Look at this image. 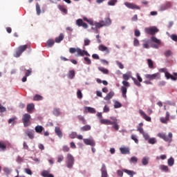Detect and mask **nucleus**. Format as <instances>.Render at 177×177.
<instances>
[{"label":"nucleus","instance_id":"nucleus-15","mask_svg":"<svg viewBox=\"0 0 177 177\" xmlns=\"http://www.w3.org/2000/svg\"><path fill=\"white\" fill-rule=\"evenodd\" d=\"M171 6H172V3L169 1H167L165 4H162L160 6V10H161V11L167 10V9H169V8H171Z\"/></svg>","mask_w":177,"mask_h":177},{"label":"nucleus","instance_id":"nucleus-16","mask_svg":"<svg viewBox=\"0 0 177 177\" xmlns=\"http://www.w3.org/2000/svg\"><path fill=\"white\" fill-rule=\"evenodd\" d=\"M76 24L79 27H82L84 28H88V24H86V23L84 22V21H82V19H79L76 21Z\"/></svg>","mask_w":177,"mask_h":177},{"label":"nucleus","instance_id":"nucleus-13","mask_svg":"<svg viewBox=\"0 0 177 177\" xmlns=\"http://www.w3.org/2000/svg\"><path fill=\"white\" fill-rule=\"evenodd\" d=\"M77 56H91V55L89 53H88V51L85 50H82L80 48H77Z\"/></svg>","mask_w":177,"mask_h":177},{"label":"nucleus","instance_id":"nucleus-49","mask_svg":"<svg viewBox=\"0 0 177 177\" xmlns=\"http://www.w3.org/2000/svg\"><path fill=\"white\" fill-rule=\"evenodd\" d=\"M120 107H122V105L120 102L115 101L114 104V109H120Z\"/></svg>","mask_w":177,"mask_h":177},{"label":"nucleus","instance_id":"nucleus-55","mask_svg":"<svg viewBox=\"0 0 177 177\" xmlns=\"http://www.w3.org/2000/svg\"><path fill=\"white\" fill-rule=\"evenodd\" d=\"M116 64L121 70L124 69V64H122V63L120 62L119 61H116Z\"/></svg>","mask_w":177,"mask_h":177},{"label":"nucleus","instance_id":"nucleus-41","mask_svg":"<svg viewBox=\"0 0 177 177\" xmlns=\"http://www.w3.org/2000/svg\"><path fill=\"white\" fill-rule=\"evenodd\" d=\"M42 99H44V97L38 94H36L34 97H33V100L35 102H37L38 100H42Z\"/></svg>","mask_w":177,"mask_h":177},{"label":"nucleus","instance_id":"nucleus-28","mask_svg":"<svg viewBox=\"0 0 177 177\" xmlns=\"http://www.w3.org/2000/svg\"><path fill=\"white\" fill-rule=\"evenodd\" d=\"M120 152L122 153V154H129V148L128 147H121L120 149Z\"/></svg>","mask_w":177,"mask_h":177},{"label":"nucleus","instance_id":"nucleus-51","mask_svg":"<svg viewBox=\"0 0 177 177\" xmlns=\"http://www.w3.org/2000/svg\"><path fill=\"white\" fill-rule=\"evenodd\" d=\"M130 162H133V164H136L138 162V158L136 156H132L130 159Z\"/></svg>","mask_w":177,"mask_h":177},{"label":"nucleus","instance_id":"nucleus-1","mask_svg":"<svg viewBox=\"0 0 177 177\" xmlns=\"http://www.w3.org/2000/svg\"><path fill=\"white\" fill-rule=\"evenodd\" d=\"M110 120L108 119H101L100 120V124L102 125H113L112 128L115 131H118L120 129V126H118V120L115 117H111Z\"/></svg>","mask_w":177,"mask_h":177},{"label":"nucleus","instance_id":"nucleus-31","mask_svg":"<svg viewBox=\"0 0 177 177\" xmlns=\"http://www.w3.org/2000/svg\"><path fill=\"white\" fill-rule=\"evenodd\" d=\"M46 46H48V48H52L53 45H55V40L50 39L46 42Z\"/></svg>","mask_w":177,"mask_h":177},{"label":"nucleus","instance_id":"nucleus-36","mask_svg":"<svg viewBox=\"0 0 177 177\" xmlns=\"http://www.w3.org/2000/svg\"><path fill=\"white\" fill-rule=\"evenodd\" d=\"M167 164H168L169 167H172V165H174V164H175V159H174V158L171 157L170 158L168 159Z\"/></svg>","mask_w":177,"mask_h":177},{"label":"nucleus","instance_id":"nucleus-52","mask_svg":"<svg viewBox=\"0 0 177 177\" xmlns=\"http://www.w3.org/2000/svg\"><path fill=\"white\" fill-rule=\"evenodd\" d=\"M172 55V51L171 50H167L165 52V56L166 57H169Z\"/></svg>","mask_w":177,"mask_h":177},{"label":"nucleus","instance_id":"nucleus-53","mask_svg":"<svg viewBox=\"0 0 177 177\" xmlns=\"http://www.w3.org/2000/svg\"><path fill=\"white\" fill-rule=\"evenodd\" d=\"M115 3H117V0H110L108 2V5L109 6H114V5H115Z\"/></svg>","mask_w":177,"mask_h":177},{"label":"nucleus","instance_id":"nucleus-6","mask_svg":"<svg viewBox=\"0 0 177 177\" xmlns=\"http://www.w3.org/2000/svg\"><path fill=\"white\" fill-rule=\"evenodd\" d=\"M158 136L160 138V139H163L165 142H169V143L172 142V133H169L168 136L165 135V133H158Z\"/></svg>","mask_w":177,"mask_h":177},{"label":"nucleus","instance_id":"nucleus-37","mask_svg":"<svg viewBox=\"0 0 177 177\" xmlns=\"http://www.w3.org/2000/svg\"><path fill=\"white\" fill-rule=\"evenodd\" d=\"M50 174V171L49 170H43L41 172V176L43 177H48Z\"/></svg>","mask_w":177,"mask_h":177},{"label":"nucleus","instance_id":"nucleus-60","mask_svg":"<svg viewBox=\"0 0 177 177\" xmlns=\"http://www.w3.org/2000/svg\"><path fill=\"white\" fill-rule=\"evenodd\" d=\"M133 45H134V46H139L140 43H139V40L138 39L134 38Z\"/></svg>","mask_w":177,"mask_h":177},{"label":"nucleus","instance_id":"nucleus-58","mask_svg":"<svg viewBox=\"0 0 177 177\" xmlns=\"http://www.w3.org/2000/svg\"><path fill=\"white\" fill-rule=\"evenodd\" d=\"M64 160V156L63 155H60L57 158V162H62Z\"/></svg>","mask_w":177,"mask_h":177},{"label":"nucleus","instance_id":"nucleus-40","mask_svg":"<svg viewBox=\"0 0 177 177\" xmlns=\"http://www.w3.org/2000/svg\"><path fill=\"white\" fill-rule=\"evenodd\" d=\"M0 149L3 150V151H5V150H6V144H5V142L3 141L0 142Z\"/></svg>","mask_w":177,"mask_h":177},{"label":"nucleus","instance_id":"nucleus-32","mask_svg":"<svg viewBox=\"0 0 177 177\" xmlns=\"http://www.w3.org/2000/svg\"><path fill=\"white\" fill-rule=\"evenodd\" d=\"M16 120H17V117L14 116L8 120V124H12V125H15V124H17Z\"/></svg>","mask_w":177,"mask_h":177},{"label":"nucleus","instance_id":"nucleus-47","mask_svg":"<svg viewBox=\"0 0 177 177\" xmlns=\"http://www.w3.org/2000/svg\"><path fill=\"white\" fill-rule=\"evenodd\" d=\"M131 80H133L135 85H136L137 86H142V84H140V82H138L136 78H135L133 77H131Z\"/></svg>","mask_w":177,"mask_h":177},{"label":"nucleus","instance_id":"nucleus-43","mask_svg":"<svg viewBox=\"0 0 177 177\" xmlns=\"http://www.w3.org/2000/svg\"><path fill=\"white\" fill-rule=\"evenodd\" d=\"M98 70L103 73V74H109V70L103 67H98Z\"/></svg>","mask_w":177,"mask_h":177},{"label":"nucleus","instance_id":"nucleus-7","mask_svg":"<svg viewBox=\"0 0 177 177\" xmlns=\"http://www.w3.org/2000/svg\"><path fill=\"white\" fill-rule=\"evenodd\" d=\"M73 165H74V156L71 153H68L66 156V167L73 168Z\"/></svg>","mask_w":177,"mask_h":177},{"label":"nucleus","instance_id":"nucleus-18","mask_svg":"<svg viewBox=\"0 0 177 177\" xmlns=\"http://www.w3.org/2000/svg\"><path fill=\"white\" fill-rule=\"evenodd\" d=\"M102 177H108L109 174H107V168L106 167V165L102 164L101 168Z\"/></svg>","mask_w":177,"mask_h":177},{"label":"nucleus","instance_id":"nucleus-4","mask_svg":"<svg viewBox=\"0 0 177 177\" xmlns=\"http://www.w3.org/2000/svg\"><path fill=\"white\" fill-rule=\"evenodd\" d=\"M27 48H28V45H24V46H19L16 50L15 53H14V57H20L21 56V54L23 52H25V50H27Z\"/></svg>","mask_w":177,"mask_h":177},{"label":"nucleus","instance_id":"nucleus-9","mask_svg":"<svg viewBox=\"0 0 177 177\" xmlns=\"http://www.w3.org/2000/svg\"><path fill=\"white\" fill-rule=\"evenodd\" d=\"M145 78L149 80V81H153V80H160L161 76L160 75V73H157L152 75L147 74L145 75Z\"/></svg>","mask_w":177,"mask_h":177},{"label":"nucleus","instance_id":"nucleus-62","mask_svg":"<svg viewBox=\"0 0 177 177\" xmlns=\"http://www.w3.org/2000/svg\"><path fill=\"white\" fill-rule=\"evenodd\" d=\"M137 131L140 132V133H141L142 135L145 133V130H143V128L142 127H138Z\"/></svg>","mask_w":177,"mask_h":177},{"label":"nucleus","instance_id":"nucleus-38","mask_svg":"<svg viewBox=\"0 0 177 177\" xmlns=\"http://www.w3.org/2000/svg\"><path fill=\"white\" fill-rule=\"evenodd\" d=\"M124 172L127 174V175H129L130 176H133L134 175H136V173L133 171L128 170V169H124Z\"/></svg>","mask_w":177,"mask_h":177},{"label":"nucleus","instance_id":"nucleus-26","mask_svg":"<svg viewBox=\"0 0 177 177\" xmlns=\"http://www.w3.org/2000/svg\"><path fill=\"white\" fill-rule=\"evenodd\" d=\"M44 127L40 126V125H37L35 127V132H37V133H42V131H44Z\"/></svg>","mask_w":177,"mask_h":177},{"label":"nucleus","instance_id":"nucleus-20","mask_svg":"<svg viewBox=\"0 0 177 177\" xmlns=\"http://www.w3.org/2000/svg\"><path fill=\"white\" fill-rule=\"evenodd\" d=\"M114 95H115V93H114V91H110L104 97V100H106L109 101L111 99H113V97L114 96Z\"/></svg>","mask_w":177,"mask_h":177},{"label":"nucleus","instance_id":"nucleus-63","mask_svg":"<svg viewBox=\"0 0 177 177\" xmlns=\"http://www.w3.org/2000/svg\"><path fill=\"white\" fill-rule=\"evenodd\" d=\"M160 122L162 124H167L168 122V119L166 118H160Z\"/></svg>","mask_w":177,"mask_h":177},{"label":"nucleus","instance_id":"nucleus-34","mask_svg":"<svg viewBox=\"0 0 177 177\" xmlns=\"http://www.w3.org/2000/svg\"><path fill=\"white\" fill-rule=\"evenodd\" d=\"M91 125L87 124V125H85V126L81 127L80 129H81V131H82L83 132H85V131H91Z\"/></svg>","mask_w":177,"mask_h":177},{"label":"nucleus","instance_id":"nucleus-56","mask_svg":"<svg viewBox=\"0 0 177 177\" xmlns=\"http://www.w3.org/2000/svg\"><path fill=\"white\" fill-rule=\"evenodd\" d=\"M84 59L86 61V64H87L88 65L92 64V61H91V59H89V57H85Z\"/></svg>","mask_w":177,"mask_h":177},{"label":"nucleus","instance_id":"nucleus-29","mask_svg":"<svg viewBox=\"0 0 177 177\" xmlns=\"http://www.w3.org/2000/svg\"><path fill=\"white\" fill-rule=\"evenodd\" d=\"M151 39L152 42H154L156 45H161V40L157 39V37L153 36Z\"/></svg>","mask_w":177,"mask_h":177},{"label":"nucleus","instance_id":"nucleus-54","mask_svg":"<svg viewBox=\"0 0 177 177\" xmlns=\"http://www.w3.org/2000/svg\"><path fill=\"white\" fill-rule=\"evenodd\" d=\"M77 132H72L70 135H69V138H71V139H75V138H77Z\"/></svg>","mask_w":177,"mask_h":177},{"label":"nucleus","instance_id":"nucleus-10","mask_svg":"<svg viewBox=\"0 0 177 177\" xmlns=\"http://www.w3.org/2000/svg\"><path fill=\"white\" fill-rule=\"evenodd\" d=\"M139 114L141 115V117L145 120V121H147L148 122H150L151 121V118L150 116H148L147 114H146V113H145V111H143V110L140 109L138 111Z\"/></svg>","mask_w":177,"mask_h":177},{"label":"nucleus","instance_id":"nucleus-12","mask_svg":"<svg viewBox=\"0 0 177 177\" xmlns=\"http://www.w3.org/2000/svg\"><path fill=\"white\" fill-rule=\"evenodd\" d=\"M98 50H100L101 52H104L106 55H109V53H110V50L109 49V47L103 44H100L98 46Z\"/></svg>","mask_w":177,"mask_h":177},{"label":"nucleus","instance_id":"nucleus-11","mask_svg":"<svg viewBox=\"0 0 177 177\" xmlns=\"http://www.w3.org/2000/svg\"><path fill=\"white\" fill-rule=\"evenodd\" d=\"M124 5L129 9H136L137 10H140V7L133 3L125 2Z\"/></svg>","mask_w":177,"mask_h":177},{"label":"nucleus","instance_id":"nucleus-24","mask_svg":"<svg viewBox=\"0 0 177 177\" xmlns=\"http://www.w3.org/2000/svg\"><path fill=\"white\" fill-rule=\"evenodd\" d=\"M57 8L64 15H67V8L64 5H58Z\"/></svg>","mask_w":177,"mask_h":177},{"label":"nucleus","instance_id":"nucleus-27","mask_svg":"<svg viewBox=\"0 0 177 177\" xmlns=\"http://www.w3.org/2000/svg\"><path fill=\"white\" fill-rule=\"evenodd\" d=\"M63 39H64V35H63V33H61L59 34V36L58 37L55 38V42L57 44H60V42H62Z\"/></svg>","mask_w":177,"mask_h":177},{"label":"nucleus","instance_id":"nucleus-2","mask_svg":"<svg viewBox=\"0 0 177 177\" xmlns=\"http://www.w3.org/2000/svg\"><path fill=\"white\" fill-rule=\"evenodd\" d=\"M95 28H102V27H109L111 26V19L110 17L105 18L104 20H101L99 22H95Z\"/></svg>","mask_w":177,"mask_h":177},{"label":"nucleus","instance_id":"nucleus-42","mask_svg":"<svg viewBox=\"0 0 177 177\" xmlns=\"http://www.w3.org/2000/svg\"><path fill=\"white\" fill-rule=\"evenodd\" d=\"M77 118H78L79 121H81V122H82L84 125H85V124H86V120H85V118H84L83 116H82V115H78V116H77Z\"/></svg>","mask_w":177,"mask_h":177},{"label":"nucleus","instance_id":"nucleus-33","mask_svg":"<svg viewBox=\"0 0 177 177\" xmlns=\"http://www.w3.org/2000/svg\"><path fill=\"white\" fill-rule=\"evenodd\" d=\"M160 169H161L162 171V172H168V171H169V169L168 168V166L167 165H161L159 167Z\"/></svg>","mask_w":177,"mask_h":177},{"label":"nucleus","instance_id":"nucleus-30","mask_svg":"<svg viewBox=\"0 0 177 177\" xmlns=\"http://www.w3.org/2000/svg\"><path fill=\"white\" fill-rule=\"evenodd\" d=\"M149 161H150V158L149 157H144L142 159V165H148Z\"/></svg>","mask_w":177,"mask_h":177},{"label":"nucleus","instance_id":"nucleus-50","mask_svg":"<svg viewBox=\"0 0 177 177\" xmlns=\"http://www.w3.org/2000/svg\"><path fill=\"white\" fill-rule=\"evenodd\" d=\"M142 42H144L142 44V46L145 49H149V48H150V46H149V43L147 42L146 41L143 40Z\"/></svg>","mask_w":177,"mask_h":177},{"label":"nucleus","instance_id":"nucleus-59","mask_svg":"<svg viewBox=\"0 0 177 177\" xmlns=\"http://www.w3.org/2000/svg\"><path fill=\"white\" fill-rule=\"evenodd\" d=\"M77 96L78 99H82V92H81V90L77 91Z\"/></svg>","mask_w":177,"mask_h":177},{"label":"nucleus","instance_id":"nucleus-57","mask_svg":"<svg viewBox=\"0 0 177 177\" xmlns=\"http://www.w3.org/2000/svg\"><path fill=\"white\" fill-rule=\"evenodd\" d=\"M62 150H63V151H64V153H67V152L70 151V147L65 145L62 147Z\"/></svg>","mask_w":177,"mask_h":177},{"label":"nucleus","instance_id":"nucleus-19","mask_svg":"<svg viewBox=\"0 0 177 177\" xmlns=\"http://www.w3.org/2000/svg\"><path fill=\"white\" fill-rule=\"evenodd\" d=\"M55 134L57 135V136H58V138H59V139H62L63 138V132L60 129V127H56L55 128Z\"/></svg>","mask_w":177,"mask_h":177},{"label":"nucleus","instance_id":"nucleus-46","mask_svg":"<svg viewBox=\"0 0 177 177\" xmlns=\"http://www.w3.org/2000/svg\"><path fill=\"white\" fill-rule=\"evenodd\" d=\"M148 143L150 145H156V143H157V140L154 138H149V140H148Z\"/></svg>","mask_w":177,"mask_h":177},{"label":"nucleus","instance_id":"nucleus-21","mask_svg":"<svg viewBox=\"0 0 177 177\" xmlns=\"http://www.w3.org/2000/svg\"><path fill=\"white\" fill-rule=\"evenodd\" d=\"M165 77L167 78V80H171L172 81H176L177 77L174 75H171V73H169V72H166L165 73Z\"/></svg>","mask_w":177,"mask_h":177},{"label":"nucleus","instance_id":"nucleus-17","mask_svg":"<svg viewBox=\"0 0 177 177\" xmlns=\"http://www.w3.org/2000/svg\"><path fill=\"white\" fill-rule=\"evenodd\" d=\"M25 133L28 136L29 139L32 140L35 138L34 133H35V131L34 130L27 129L25 131Z\"/></svg>","mask_w":177,"mask_h":177},{"label":"nucleus","instance_id":"nucleus-35","mask_svg":"<svg viewBox=\"0 0 177 177\" xmlns=\"http://www.w3.org/2000/svg\"><path fill=\"white\" fill-rule=\"evenodd\" d=\"M131 139L132 140H133L135 142V143H136V145L139 144V140L138 139V136L135 135V134H132L131 136Z\"/></svg>","mask_w":177,"mask_h":177},{"label":"nucleus","instance_id":"nucleus-44","mask_svg":"<svg viewBox=\"0 0 177 177\" xmlns=\"http://www.w3.org/2000/svg\"><path fill=\"white\" fill-rule=\"evenodd\" d=\"M36 12L38 16L41 15V7L39 6V4L38 3H36Z\"/></svg>","mask_w":177,"mask_h":177},{"label":"nucleus","instance_id":"nucleus-8","mask_svg":"<svg viewBox=\"0 0 177 177\" xmlns=\"http://www.w3.org/2000/svg\"><path fill=\"white\" fill-rule=\"evenodd\" d=\"M145 31L146 34L154 35L156 33L158 32V28H157V27L145 28Z\"/></svg>","mask_w":177,"mask_h":177},{"label":"nucleus","instance_id":"nucleus-25","mask_svg":"<svg viewBox=\"0 0 177 177\" xmlns=\"http://www.w3.org/2000/svg\"><path fill=\"white\" fill-rule=\"evenodd\" d=\"M26 109H27L28 113H32V111H34V109H35V106L32 103L28 104L27 105V108Z\"/></svg>","mask_w":177,"mask_h":177},{"label":"nucleus","instance_id":"nucleus-23","mask_svg":"<svg viewBox=\"0 0 177 177\" xmlns=\"http://www.w3.org/2000/svg\"><path fill=\"white\" fill-rule=\"evenodd\" d=\"M67 77L69 80H74V77H75V71L74 70L69 71L67 74Z\"/></svg>","mask_w":177,"mask_h":177},{"label":"nucleus","instance_id":"nucleus-22","mask_svg":"<svg viewBox=\"0 0 177 177\" xmlns=\"http://www.w3.org/2000/svg\"><path fill=\"white\" fill-rule=\"evenodd\" d=\"M84 110L85 111H87V113H90L91 114L96 113V109L91 106H85Z\"/></svg>","mask_w":177,"mask_h":177},{"label":"nucleus","instance_id":"nucleus-3","mask_svg":"<svg viewBox=\"0 0 177 177\" xmlns=\"http://www.w3.org/2000/svg\"><path fill=\"white\" fill-rule=\"evenodd\" d=\"M122 84L123 85V86H122L120 88V91L122 92V97H124V99H127V88H129V86H131V84H129V82H128L126 80L122 81Z\"/></svg>","mask_w":177,"mask_h":177},{"label":"nucleus","instance_id":"nucleus-14","mask_svg":"<svg viewBox=\"0 0 177 177\" xmlns=\"http://www.w3.org/2000/svg\"><path fill=\"white\" fill-rule=\"evenodd\" d=\"M84 143H85L87 146H96V143L95 141L92 139H88V138H84L83 139Z\"/></svg>","mask_w":177,"mask_h":177},{"label":"nucleus","instance_id":"nucleus-48","mask_svg":"<svg viewBox=\"0 0 177 177\" xmlns=\"http://www.w3.org/2000/svg\"><path fill=\"white\" fill-rule=\"evenodd\" d=\"M147 63L149 68H153L154 65L153 64V61L150 59H147Z\"/></svg>","mask_w":177,"mask_h":177},{"label":"nucleus","instance_id":"nucleus-39","mask_svg":"<svg viewBox=\"0 0 177 177\" xmlns=\"http://www.w3.org/2000/svg\"><path fill=\"white\" fill-rule=\"evenodd\" d=\"M53 113L54 115L59 117V115H60V109H59V108L54 109Z\"/></svg>","mask_w":177,"mask_h":177},{"label":"nucleus","instance_id":"nucleus-61","mask_svg":"<svg viewBox=\"0 0 177 177\" xmlns=\"http://www.w3.org/2000/svg\"><path fill=\"white\" fill-rule=\"evenodd\" d=\"M77 50H78V48H69L70 53H75V52L77 53Z\"/></svg>","mask_w":177,"mask_h":177},{"label":"nucleus","instance_id":"nucleus-5","mask_svg":"<svg viewBox=\"0 0 177 177\" xmlns=\"http://www.w3.org/2000/svg\"><path fill=\"white\" fill-rule=\"evenodd\" d=\"M30 120H31V115L30 114L25 113L23 115L22 122L24 124V127H30V125H31V122H30Z\"/></svg>","mask_w":177,"mask_h":177},{"label":"nucleus","instance_id":"nucleus-45","mask_svg":"<svg viewBox=\"0 0 177 177\" xmlns=\"http://www.w3.org/2000/svg\"><path fill=\"white\" fill-rule=\"evenodd\" d=\"M122 78L124 81H128L131 78V75L129 73H125L122 75Z\"/></svg>","mask_w":177,"mask_h":177},{"label":"nucleus","instance_id":"nucleus-64","mask_svg":"<svg viewBox=\"0 0 177 177\" xmlns=\"http://www.w3.org/2000/svg\"><path fill=\"white\" fill-rule=\"evenodd\" d=\"M171 39H172V41L177 42V35H171Z\"/></svg>","mask_w":177,"mask_h":177}]
</instances>
